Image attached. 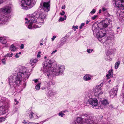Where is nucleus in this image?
I'll return each instance as SVG.
<instances>
[{
    "label": "nucleus",
    "mask_w": 124,
    "mask_h": 124,
    "mask_svg": "<svg viewBox=\"0 0 124 124\" xmlns=\"http://www.w3.org/2000/svg\"><path fill=\"white\" fill-rule=\"evenodd\" d=\"M52 63L51 60H47L45 61L43 63L44 68L43 71L44 73H46V75L48 77L49 76L51 75L52 74L53 76H58L61 74L65 69L64 67L63 66H57L54 67L53 69V70L49 71L47 70L51 66Z\"/></svg>",
    "instance_id": "1"
},
{
    "label": "nucleus",
    "mask_w": 124,
    "mask_h": 124,
    "mask_svg": "<svg viewBox=\"0 0 124 124\" xmlns=\"http://www.w3.org/2000/svg\"><path fill=\"white\" fill-rule=\"evenodd\" d=\"M29 68L21 66H19L16 69L15 74H17L15 78V83L17 85H19L22 80L24 81L28 79L30 75L29 72Z\"/></svg>",
    "instance_id": "2"
},
{
    "label": "nucleus",
    "mask_w": 124,
    "mask_h": 124,
    "mask_svg": "<svg viewBox=\"0 0 124 124\" xmlns=\"http://www.w3.org/2000/svg\"><path fill=\"white\" fill-rule=\"evenodd\" d=\"M116 6L119 10L117 12V15L119 20H124V0H114ZM122 21V20H120Z\"/></svg>",
    "instance_id": "3"
},
{
    "label": "nucleus",
    "mask_w": 124,
    "mask_h": 124,
    "mask_svg": "<svg viewBox=\"0 0 124 124\" xmlns=\"http://www.w3.org/2000/svg\"><path fill=\"white\" fill-rule=\"evenodd\" d=\"M92 30L94 36L99 38V40L101 42H103L101 38L104 36L106 34L105 31L103 29L99 30V28H96L94 26H93Z\"/></svg>",
    "instance_id": "4"
},
{
    "label": "nucleus",
    "mask_w": 124,
    "mask_h": 124,
    "mask_svg": "<svg viewBox=\"0 0 124 124\" xmlns=\"http://www.w3.org/2000/svg\"><path fill=\"white\" fill-rule=\"evenodd\" d=\"M45 12L43 10H38L33 13V15L36 16L41 25L43 24L44 20L46 18V14Z\"/></svg>",
    "instance_id": "5"
},
{
    "label": "nucleus",
    "mask_w": 124,
    "mask_h": 124,
    "mask_svg": "<svg viewBox=\"0 0 124 124\" xmlns=\"http://www.w3.org/2000/svg\"><path fill=\"white\" fill-rule=\"evenodd\" d=\"M35 3V0H22L20 5L22 9L26 10L32 8Z\"/></svg>",
    "instance_id": "6"
},
{
    "label": "nucleus",
    "mask_w": 124,
    "mask_h": 124,
    "mask_svg": "<svg viewBox=\"0 0 124 124\" xmlns=\"http://www.w3.org/2000/svg\"><path fill=\"white\" fill-rule=\"evenodd\" d=\"M83 116L85 117L82 118L81 117H78L76 121L72 124H91L92 121L90 119L89 116L86 114H84Z\"/></svg>",
    "instance_id": "7"
},
{
    "label": "nucleus",
    "mask_w": 124,
    "mask_h": 124,
    "mask_svg": "<svg viewBox=\"0 0 124 124\" xmlns=\"http://www.w3.org/2000/svg\"><path fill=\"white\" fill-rule=\"evenodd\" d=\"M8 100L6 99L5 101H3V102L5 103L2 106H0V115H3L6 114L7 112V107L8 105V102L7 101Z\"/></svg>",
    "instance_id": "8"
},
{
    "label": "nucleus",
    "mask_w": 124,
    "mask_h": 124,
    "mask_svg": "<svg viewBox=\"0 0 124 124\" xmlns=\"http://www.w3.org/2000/svg\"><path fill=\"white\" fill-rule=\"evenodd\" d=\"M112 21L110 19H106L102 21L101 24L104 28H106L108 26H109L110 27L112 25Z\"/></svg>",
    "instance_id": "9"
},
{
    "label": "nucleus",
    "mask_w": 124,
    "mask_h": 124,
    "mask_svg": "<svg viewBox=\"0 0 124 124\" xmlns=\"http://www.w3.org/2000/svg\"><path fill=\"white\" fill-rule=\"evenodd\" d=\"M41 4H42V3ZM42 5H41L43 8V10L46 12H48L49 10L50 7V2H43Z\"/></svg>",
    "instance_id": "10"
},
{
    "label": "nucleus",
    "mask_w": 124,
    "mask_h": 124,
    "mask_svg": "<svg viewBox=\"0 0 124 124\" xmlns=\"http://www.w3.org/2000/svg\"><path fill=\"white\" fill-rule=\"evenodd\" d=\"M29 19L30 22L31 23H36L38 24L39 23V21L37 20V18L36 17V16L33 15V13L32 15H29Z\"/></svg>",
    "instance_id": "11"
},
{
    "label": "nucleus",
    "mask_w": 124,
    "mask_h": 124,
    "mask_svg": "<svg viewBox=\"0 0 124 124\" xmlns=\"http://www.w3.org/2000/svg\"><path fill=\"white\" fill-rule=\"evenodd\" d=\"M103 85V83H101L99 85L95 87L93 89V91L94 93V94L96 95L97 96L98 93L101 90L102 87Z\"/></svg>",
    "instance_id": "12"
},
{
    "label": "nucleus",
    "mask_w": 124,
    "mask_h": 124,
    "mask_svg": "<svg viewBox=\"0 0 124 124\" xmlns=\"http://www.w3.org/2000/svg\"><path fill=\"white\" fill-rule=\"evenodd\" d=\"M118 88L117 86L114 87L113 89L110 91V95L111 97H113L117 94Z\"/></svg>",
    "instance_id": "13"
},
{
    "label": "nucleus",
    "mask_w": 124,
    "mask_h": 124,
    "mask_svg": "<svg viewBox=\"0 0 124 124\" xmlns=\"http://www.w3.org/2000/svg\"><path fill=\"white\" fill-rule=\"evenodd\" d=\"M8 18L6 16L0 15V24H5L8 23Z\"/></svg>",
    "instance_id": "14"
},
{
    "label": "nucleus",
    "mask_w": 124,
    "mask_h": 124,
    "mask_svg": "<svg viewBox=\"0 0 124 124\" xmlns=\"http://www.w3.org/2000/svg\"><path fill=\"white\" fill-rule=\"evenodd\" d=\"M88 101L89 103L93 106H96L98 104V101L96 99L90 98L89 99Z\"/></svg>",
    "instance_id": "15"
},
{
    "label": "nucleus",
    "mask_w": 124,
    "mask_h": 124,
    "mask_svg": "<svg viewBox=\"0 0 124 124\" xmlns=\"http://www.w3.org/2000/svg\"><path fill=\"white\" fill-rule=\"evenodd\" d=\"M11 8L8 6H7L2 8V12L5 14H7L10 13Z\"/></svg>",
    "instance_id": "16"
},
{
    "label": "nucleus",
    "mask_w": 124,
    "mask_h": 124,
    "mask_svg": "<svg viewBox=\"0 0 124 124\" xmlns=\"http://www.w3.org/2000/svg\"><path fill=\"white\" fill-rule=\"evenodd\" d=\"M91 77V76L89 75L86 74L84 76L83 79L85 81H89L90 80Z\"/></svg>",
    "instance_id": "17"
},
{
    "label": "nucleus",
    "mask_w": 124,
    "mask_h": 124,
    "mask_svg": "<svg viewBox=\"0 0 124 124\" xmlns=\"http://www.w3.org/2000/svg\"><path fill=\"white\" fill-rule=\"evenodd\" d=\"M0 42L3 44H5L6 43L7 41L5 37H0Z\"/></svg>",
    "instance_id": "18"
},
{
    "label": "nucleus",
    "mask_w": 124,
    "mask_h": 124,
    "mask_svg": "<svg viewBox=\"0 0 124 124\" xmlns=\"http://www.w3.org/2000/svg\"><path fill=\"white\" fill-rule=\"evenodd\" d=\"M37 61V59L34 58H32L30 60V63L31 65L33 66L36 63Z\"/></svg>",
    "instance_id": "19"
},
{
    "label": "nucleus",
    "mask_w": 124,
    "mask_h": 124,
    "mask_svg": "<svg viewBox=\"0 0 124 124\" xmlns=\"http://www.w3.org/2000/svg\"><path fill=\"white\" fill-rule=\"evenodd\" d=\"M101 105L105 106L109 104L108 102L106 99L102 100L101 102Z\"/></svg>",
    "instance_id": "20"
},
{
    "label": "nucleus",
    "mask_w": 124,
    "mask_h": 124,
    "mask_svg": "<svg viewBox=\"0 0 124 124\" xmlns=\"http://www.w3.org/2000/svg\"><path fill=\"white\" fill-rule=\"evenodd\" d=\"M108 74H107L106 76V77L108 79L110 77H112L113 76V72L112 70H109L108 72Z\"/></svg>",
    "instance_id": "21"
},
{
    "label": "nucleus",
    "mask_w": 124,
    "mask_h": 124,
    "mask_svg": "<svg viewBox=\"0 0 124 124\" xmlns=\"http://www.w3.org/2000/svg\"><path fill=\"white\" fill-rule=\"evenodd\" d=\"M16 48L14 46V45L12 44L11 45L10 47V50L12 51H14L16 50Z\"/></svg>",
    "instance_id": "22"
},
{
    "label": "nucleus",
    "mask_w": 124,
    "mask_h": 124,
    "mask_svg": "<svg viewBox=\"0 0 124 124\" xmlns=\"http://www.w3.org/2000/svg\"><path fill=\"white\" fill-rule=\"evenodd\" d=\"M91 92L90 91H87L85 92V96L86 97H89L90 96L91 94Z\"/></svg>",
    "instance_id": "23"
},
{
    "label": "nucleus",
    "mask_w": 124,
    "mask_h": 124,
    "mask_svg": "<svg viewBox=\"0 0 124 124\" xmlns=\"http://www.w3.org/2000/svg\"><path fill=\"white\" fill-rule=\"evenodd\" d=\"M120 61H118L115 63V67L116 69H117L118 68V66L120 64Z\"/></svg>",
    "instance_id": "24"
},
{
    "label": "nucleus",
    "mask_w": 124,
    "mask_h": 124,
    "mask_svg": "<svg viewBox=\"0 0 124 124\" xmlns=\"http://www.w3.org/2000/svg\"><path fill=\"white\" fill-rule=\"evenodd\" d=\"M64 18H62V17H60L59 20V22L62 21H63L65 20L66 19V15L64 16Z\"/></svg>",
    "instance_id": "25"
},
{
    "label": "nucleus",
    "mask_w": 124,
    "mask_h": 124,
    "mask_svg": "<svg viewBox=\"0 0 124 124\" xmlns=\"http://www.w3.org/2000/svg\"><path fill=\"white\" fill-rule=\"evenodd\" d=\"M105 59L107 61H110L112 60V59L110 58L108 55L106 54V56L105 57Z\"/></svg>",
    "instance_id": "26"
},
{
    "label": "nucleus",
    "mask_w": 124,
    "mask_h": 124,
    "mask_svg": "<svg viewBox=\"0 0 124 124\" xmlns=\"http://www.w3.org/2000/svg\"><path fill=\"white\" fill-rule=\"evenodd\" d=\"M40 83H38L36 86L35 88V89L37 90H39L40 87Z\"/></svg>",
    "instance_id": "27"
},
{
    "label": "nucleus",
    "mask_w": 124,
    "mask_h": 124,
    "mask_svg": "<svg viewBox=\"0 0 124 124\" xmlns=\"http://www.w3.org/2000/svg\"><path fill=\"white\" fill-rule=\"evenodd\" d=\"M13 55V53H11L10 54L9 53H8L5 56V57H11Z\"/></svg>",
    "instance_id": "28"
},
{
    "label": "nucleus",
    "mask_w": 124,
    "mask_h": 124,
    "mask_svg": "<svg viewBox=\"0 0 124 124\" xmlns=\"http://www.w3.org/2000/svg\"><path fill=\"white\" fill-rule=\"evenodd\" d=\"M7 60V58H4L1 60L2 63L4 64H6V61Z\"/></svg>",
    "instance_id": "29"
},
{
    "label": "nucleus",
    "mask_w": 124,
    "mask_h": 124,
    "mask_svg": "<svg viewBox=\"0 0 124 124\" xmlns=\"http://www.w3.org/2000/svg\"><path fill=\"white\" fill-rule=\"evenodd\" d=\"M32 23H31L30 22V23L28 25V28L29 29H32Z\"/></svg>",
    "instance_id": "30"
},
{
    "label": "nucleus",
    "mask_w": 124,
    "mask_h": 124,
    "mask_svg": "<svg viewBox=\"0 0 124 124\" xmlns=\"http://www.w3.org/2000/svg\"><path fill=\"white\" fill-rule=\"evenodd\" d=\"M59 116H60L62 117L63 116L65 115L62 112H60L58 114Z\"/></svg>",
    "instance_id": "31"
},
{
    "label": "nucleus",
    "mask_w": 124,
    "mask_h": 124,
    "mask_svg": "<svg viewBox=\"0 0 124 124\" xmlns=\"http://www.w3.org/2000/svg\"><path fill=\"white\" fill-rule=\"evenodd\" d=\"M112 52L111 50H108L107 52V55H110L112 54Z\"/></svg>",
    "instance_id": "32"
},
{
    "label": "nucleus",
    "mask_w": 124,
    "mask_h": 124,
    "mask_svg": "<svg viewBox=\"0 0 124 124\" xmlns=\"http://www.w3.org/2000/svg\"><path fill=\"white\" fill-rule=\"evenodd\" d=\"M78 26H74L73 25L72 26V29L75 31L76 29H78Z\"/></svg>",
    "instance_id": "33"
},
{
    "label": "nucleus",
    "mask_w": 124,
    "mask_h": 124,
    "mask_svg": "<svg viewBox=\"0 0 124 124\" xmlns=\"http://www.w3.org/2000/svg\"><path fill=\"white\" fill-rule=\"evenodd\" d=\"M5 118L4 117H2L0 118V122H2L5 120Z\"/></svg>",
    "instance_id": "34"
},
{
    "label": "nucleus",
    "mask_w": 124,
    "mask_h": 124,
    "mask_svg": "<svg viewBox=\"0 0 124 124\" xmlns=\"http://www.w3.org/2000/svg\"><path fill=\"white\" fill-rule=\"evenodd\" d=\"M96 12V10L94 9H93L90 12V14H93L94 13Z\"/></svg>",
    "instance_id": "35"
},
{
    "label": "nucleus",
    "mask_w": 124,
    "mask_h": 124,
    "mask_svg": "<svg viewBox=\"0 0 124 124\" xmlns=\"http://www.w3.org/2000/svg\"><path fill=\"white\" fill-rule=\"evenodd\" d=\"M34 114V113H33L32 112H31V113L29 115V117L30 118H32L33 117V114Z\"/></svg>",
    "instance_id": "36"
},
{
    "label": "nucleus",
    "mask_w": 124,
    "mask_h": 124,
    "mask_svg": "<svg viewBox=\"0 0 124 124\" xmlns=\"http://www.w3.org/2000/svg\"><path fill=\"white\" fill-rule=\"evenodd\" d=\"M93 51V49H88L87 50V51L88 53H91V52H92Z\"/></svg>",
    "instance_id": "37"
},
{
    "label": "nucleus",
    "mask_w": 124,
    "mask_h": 124,
    "mask_svg": "<svg viewBox=\"0 0 124 124\" xmlns=\"http://www.w3.org/2000/svg\"><path fill=\"white\" fill-rule=\"evenodd\" d=\"M85 23H82L81 24L80 26L79 27V28L80 29H81L83 26H84L85 25Z\"/></svg>",
    "instance_id": "38"
},
{
    "label": "nucleus",
    "mask_w": 124,
    "mask_h": 124,
    "mask_svg": "<svg viewBox=\"0 0 124 124\" xmlns=\"http://www.w3.org/2000/svg\"><path fill=\"white\" fill-rule=\"evenodd\" d=\"M41 53V52L40 51L38 53V54L37 55V57H40V54Z\"/></svg>",
    "instance_id": "39"
},
{
    "label": "nucleus",
    "mask_w": 124,
    "mask_h": 124,
    "mask_svg": "<svg viewBox=\"0 0 124 124\" xmlns=\"http://www.w3.org/2000/svg\"><path fill=\"white\" fill-rule=\"evenodd\" d=\"M9 85H10V86H12V85H13V82H11V80L10 79H9Z\"/></svg>",
    "instance_id": "40"
},
{
    "label": "nucleus",
    "mask_w": 124,
    "mask_h": 124,
    "mask_svg": "<svg viewBox=\"0 0 124 124\" xmlns=\"http://www.w3.org/2000/svg\"><path fill=\"white\" fill-rule=\"evenodd\" d=\"M60 14L61 15H64L65 14V12H64V11H63L62 12V13H60Z\"/></svg>",
    "instance_id": "41"
},
{
    "label": "nucleus",
    "mask_w": 124,
    "mask_h": 124,
    "mask_svg": "<svg viewBox=\"0 0 124 124\" xmlns=\"http://www.w3.org/2000/svg\"><path fill=\"white\" fill-rule=\"evenodd\" d=\"M97 17V16L95 15L93 17H92L91 18L93 20H94Z\"/></svg>",
    "instance_id": "42"
},
{
    "label": "nucleus",
    "mask_w": 124,
    "mask_h": 124,
    "mask_svg": "<svg viewBox=\"0 0 124 124\" xmlns=\"http://www.w3.org/2000/svg\"><path fill=\"white\" fill-rule=\"evenodd\" d=\"M103 93V92L101 91L99 92V93H98L97 95H101Z\"/></svg>",
    "instance_id": "43"
},
{
    "label": "nucleus",
    "mask_w": 124,
    "mask_h": 124,
    "mask_svg": "<svg viewBox=\"0 0 124 124\" xmlns=\"http://www.w3.org/2000/svg\"><path fill=\"white\" fill-rule=\"evenodd\" d=\"M56 38V37L55 36H54L51 39L52 41H53L54 40L55 38Z\"/></svg>",
    "instance_id": "44"
},
{
    "label": "nucleus",
    "mask_w": 124,
    "mask_h": 124,
    "mask_svg": "<svg viewBox=\"0 0 124 124\" xmlns=\"http://www.w3.org/2000/svg\"><path fill=\"white\" fill-rule=\"evenodd\" d=\"M57 51L56 50H55L54 51H53L51 53V54H53L54 53L56 52H57Z\"/></svg>",
    "instance_id": "45"
},
{
    "label": "nucleus",
    "mask_w": 124,
    "mask_h": 124,
    "mask_svg": "<svg viewBox=\"0 0 124 124\" xmlns=\"http://www.w3.org/2000/svg\"><path fill=\"white\" fill-rule=\"evenodd\" d=\"M20 47L21 49H23L24 48V45L23 44H22L21 45Z\"/></svg>",
    "instance_id": "46"
},
{
    "label": "nucleus",
    "mask_w": 124,
    "mask_h": 124,
    "mask_svg": "<svg viewBox=\"0 0 124 124\" xmlns=\"http://www.w3.org/2000/svg\"><path fill=\"white\" fill-rule=\"evenodd\" d=\"M15 57L16 58H18L19 57V56L18 55V53L16 54V55H15Z\"/></svg>",
    "instance_id": "47"
},
{
    "label": "nucleus",
    "mask_w": 124,
    "mask_h": 124,
    "mask_svg": "<svg viewBox=\"0 0 124 124\" xmlns=\"http://www.w3.org/2000/svg\"><path fill=\"white\" fill-rule=\"evenodd\" d=\"M106 10V9L104 7H102V10L103 11H105Z\"/></svg>",
    "instance_id": "48"
},
{
    "label": "nucleus",
    "mask_w": 124,
    "mask_h": 124,
    "mask_svg": "<svg viewBox=\"0 0 124 124\" xmlns=\"http://www.w3.org/2000/svg\"><path fill=\"white\" fill-rule=\"evenodd\" d=\"M65 8V5H64L62 6V9H64Z\"/></svg>",
    "instance_id": "49"
},
{
    "label": "nucleus",
    "mask_w": 124,
    "mask_h": 124,
    "mask_svg": "<svg viewBox=\"0 0 124 124\" xmlns=\"http://www.w3.org/2000/svg\"><path fill=\"white\" fill-rule=\"evenodd\" d=\"M71 34V33L70 32H69L67 34V35L68 36H69Z\"/></svg>",
    "instance_id": "50"
},
{
    "label": "nucleus",
    "mask_w": 124,
    "mask_h": 124,
    "mask_svg": "<svg viewBox=\"0 0 124 124\" xmlns=\"http://www.w3.org/2000/svg\"><path fill=\"white\" fill-rule=\"evenodd\" d=\"M29 18L28 19V18H25V20H27L28 21V22H30L29 21Z\"/></svg>",
    "instance_id": "51"
},
{
    "label": "nucleus",
    "mask_w": 124,
    "mask_h": 124,
    "mask_svg": "<svg viewBox=\"0 0 124 124\" xmlns=\"http://www.w3.org/2000/svg\"><path fill=\"white\" fill-rule=\"evenodd\" d=\"M123 88L124 89V87H123ZM123 96L124 98V93L123 94ZM123 103L124 104V100L123 101Z\"/></svg>",
    "instance_id": "52"
},
{
    "label": "nucleus",
    "mask_w": 124,
    "mask_h": 124,
    "mask_svg": "<svg viewBox=\"0 0 124 124\" xmlns=\"http://www.w3.org/2000/svg\"><path fill=\"white\" fill-rule=\"evenodd\" d=\"M33 81H34L35 83H36L38 82V80L37 79H36L35 80H34Z\"/></svg>",
    "instance_id": "53"
},
{
    "label": "nucleus",
    "mask_w": 124,
    "mask_h": 124,
    "mask_svg": "<svg viewBox=\"0 0 124 124\" xmlns=\"http://www.w3.org/2000/svg\"><path fill=\"white\" fill-rule=\"evenodd\" d=\"M3 2V0H0V4Z\"/></svg>",
    "instance_id": "54"
},
{
    "label": "nucleus",
    "mask_w": 124,
    "mask_h": 124,
    "mask_svg": "<svg viewBox=\"0 0 124 124\" xmlns=\"http://www.w3.org/2000/svg\"><path fill=\"white\" fill-rule=\"evenodd\" d=\"M30 124H35V123H33V122H31V123L30 122Z\"/></svg>",
    "instance_id": "55"
},
{
    "label": "nucleus",
    "mask_w": 124,
    "mask_h": 124,
    "mask_svg": "<svg viewBox=\"0 0 124 124\" xmlns=\"http://www.w3.org/2000/svg\"><path fill=\"white\" fill-rule=\"evenodd\" d=\"M88 22H89V21H87L86 22V23L87 24Z\"/></svg>",
    "instance_id": "56"
},
{
    "label": "nucleus",
    "mask_w": 124,
    "mask_h": 124,
    "mask_svg": "<svg viewBox=\"0 0 124 124\" xmlns=\"http://www.w3.org/2000/svg\"><path fill=\"white\" fill-rule=\"evenodd\" d=\"M48 120V119H46V120H45L43 122H45V121H47V120Z\"/></svg>",
    "instance_id": "57"
},
{
    "label": "nucleus",
    "mask_w": 124,
    "mask_h": 124,
    "mask_svg": "<svg viewBox=\"0 0 124 124\" xmlns=\"http://www.w3.org/2000/svg\"><path fill=\"white\" fill-rule=\"evenodd\" d=\"M23 123H24V124H26V123H27V122H26L25 121H24V122H23Z\"/></svg>",
    "instance_id": "58"
},
{
    "label": "nucleus",
    "mask_w": 124,
    "mask_h": 124,
    "mask_svg": "<svg viewBox=\"0 0 124 124\" xmlns=\"http://www.w3.org/2000/svg\"><path fill=\"white\" fill-rule=\"evenodd\" d=\"M18 102H18V101H16V104H18Z\"/></svg>",
    "instance_id": "59"
},
{
    "label": "nucleus",
    "mask_w": 124,
    "mask_h": 124,
    "mask_svg": "<svg viewBox=\"0 0 124 124\" xmlns=\"http://www.w3.org/2000/svg\"><path fill=\"white\" fill-rule=\"evenodd\" d=\"M37 26V27H36V28H37V27H40V26H38V25H36Z\"/></svg>",
    "instance_id": "60"
},
{
    "label": "nucleus",
    "mask_w": 124,
    "mask_h": 124,
    "mask_svg": "<svg viewBox=\"0 0 124 124\" xmlns=\"http://www.w3.org/2000/svg\"><path fill=\"white\" fill-rule=\"evenodd\" d=\"M101 10H100L99 11V13H100L101 12Z\"/></svg>",
    "instance_id": "61"
},
{
    "label": "nucleus",
    "mask_w": 124,
    "mask_h": 124,
    "mask_svg": "<svg viewBox=\"0 0 124 124\" xmlns=\"http://www.w3.org/2000/svg\"><path fill=\"white\" fill-rule=\"evenodd\" d=\"M40 45L41 46L43 45V44L42 43H40Z\"/></svg>",
    "instance_id": "62"
},
{
    "label": "nucleus",
    "mask_w": 124,
    "mask_h": 124,
    "mask_svg": "<svg viewBox=\"0 0 124 124\" xmlns=\"http://www.w3.org/2000/svg\"><path fill=\"white\" fill-rule=\"evenodd\" d=\"M21 52H19L18 54H21Z\"/></svg>",
    "instance_id": "63"
},
{
    "label": "nucleus",
    "mask_w": 124,
    "mask_h": 124,
    "mask_svg": "<svg viewBox=\"0 0 124 124\" xmlns=\"http://www.w3.org/2000/svg\"><path fill=\"white\" fill-rule=\"evenodd\" d=\"M30 122H28L27 123H26V124H30Z\"/></svg>",
    "instance_id": "64"
}]
</instances>
